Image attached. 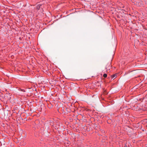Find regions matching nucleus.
<instances>
[{
  "label": "nucleus",
  "instance_id": "nucleus-5",
  "mask_svg": "<svg viewBox=\"0 0 147 147\" xmlns=\"http://www.w3.org/2000/svg\"><path fill=\"white\" fill-rule=\"evenodd\" d=\"M124 147H127V146L126 144H125V146H124Z\"/></svg>",
  "mask_w": 147,
  "mask_h": 147
},
{
  "label": "nucleus",
  "instance_id": "nucleus-2",
  "mask_svg": "<svg viewBox=\"0 0 147 147\" xmlns=\"http://www.w3.org/2000/svg\"><path fill=\"white\" fill-rule=\"evenodd\" d=\"M40 7V6L39 5H37L36 6V8H35L34 9L36 8L37 10L38 11V10H39V9Z\"/></svg>",
  "mask_w": 147,
  "mask_h": 147
},
{
  "label": "nucleus",
  "instance_id": "nucleus-1",
  "mask_svg": "<svg viewBox=\"0 0 147 147\" xmlns=\"http://www.w3.org/2000/svg\"><path fill=\"white\" fill-rule=\"evenodd\" d=\"M117 74H115L113 75H111V77L112 79H114L115 78H116L117 76Z\"/></svg>",
  "mask_w": 147,
  "mask_h": 147
},
{
  "label": "nucleus",
  "instance_id": "nucleus-4",
  "mask_svg": "<svg viewBox=\"0 0 147 147\" xmlns=\"http://www.w3.org/2000/svg\"><path fill=\"white\" fill-rule=\"evenodd\" d=\"M19 90L20 91H22L23 92H25V91L24 90V89H20Z\"/></svg>",
  "mask_w": 147,
  "mask_h": 147
},
{
  "label": "nucleus",
  "instance_id": "nucleus-3",
  "mask_svg": "<svg viewBox=\"0 0 147 147\" xmlns=\"http://www.w3.org/2000/svg\"><path fill=\"white\" fill-rule=\"evenodd\" d=\"M103 76L105 78L107 77V74H104L103 75Z\"/></svg>",
  "mask_w": 147,
  "mask_h": 147
}]
</instances>
